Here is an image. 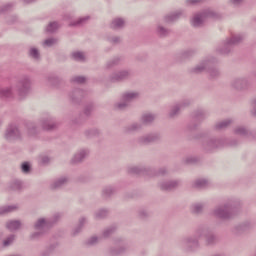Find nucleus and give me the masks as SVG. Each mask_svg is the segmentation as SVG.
I'll return each instance as SVG.
<instances>
[{
    "label": "nucleus",
    "instance_id": "nucleus-1",
    "mask_svg": "<svg viewBox=\"0 0 256 256\" xmlns=\"http://www.w3.org/2000/svg\"><path fill=\"white\" fill-rule=\"evenodd\" d=\"M239 141L237 139L206 137L202 140V149L205 153H213L222 147H237Z\"/></svg>",
    "mask_w": 256,
    "mask_h": 256
},
{
    "label": "nucleus",
    "instance_id": "nucleus-2",
    "mask_svg": "<svg viewBox=\"0 0 256 256\" xmlns=\"http://www.w3.org/2000/svg\"><path fill=\"white\" fill-rule=\"evenodd\" d=\"M239 207H241V202L230 200L216 207L213 211V215L217 217V219L227 221V219H233L234 216L237 215Z\"/></svg>",
    "mask_w": 256,
    "mask_h": 256
},
{
    "label": "nucleus",
    "instance_id": "nucleus-3",
    "mask_svg": "<svg viewBox=\"0 0 256 256\" xmlns=\"http://www.w3.org/2000/svg\"><path fill=\"white\" fill-rule=\"evenodd\" d=\"M127 171L130 175H140L142 177H165L169 173L165 167L157 170L151 167L130 166Z\"/></svg>",
    "mask_w": 256,
    "mask_h": 256
},
{
    "label": "nucleus",
    "instance_id": "nucleus-4",
    "mask_svg": "<svg viewBox=\"0 0 256 256\" xmlns=\"http://www.w3.org/2000/svg\"><path fill=\"white\" fill-rule=\"evenodd\" d=\"M244 39L245 36L243 34L232 35L230 38H227L222 46H219L216 51L221 55H229V53L233 51V47L239 45V43H243Z\"/></svg>",
    "mask_w": 256,
    "mask_h": 256
},
{
    "label": "nucleus",
    "instance_id": "nucleus-5",
    "mask_svg": "<svg viewBox=\"0 0 256 256\" xmlns=\"http://www.w3.org/2000/svg\"><path fill=\"white\" fill-rule=\"evenodd\" d=\"M4 139L8 143H15L16 141H23V131L17 124H9L4 131Z\"/></svg>",
    "mask_w": 256,
    "mask_h": 256
},
{
    "label": "nucleus",
    "instance_id": "nucleus-6",
    "mask_svg": "<svg viewBox=\"0 0 256 256\" xmlns=\"http://www.w3.org/2000/svg\"><path fill=\"white\" fill-rule=\"evenodd\" d=\"M215 17H217V13L215 11L212 9H205L193 15L191 19V25L197 29L199 27H203L206 19Z\"/></svg>",
    "mask_w": 256,
    "mask_h": 256
},
{
    "label": "nucleus",
    "instance_id": "nucleus-7",
    "mask_svg": "<svg viewBox=\"0 0 256 256\" xmlns=\"http://www.w3.org/2000/svg\"><path fill=\"white\" fill-rule=\"evenodd\" d=\"M199 239H201V236L197 234L196 230L194 235L186 236L180 240V247L187 253H193L199 248Z\"/></svg>",
    "mask_w": 256,
    "mask_h": 256
},
{
    "label": "nucleus",
    "instance_id": "nucleus-8",
    "mask_svg": "<svg viewBox=\"0 0 256 256\" xmlns=\"http://www.w3.org/2000/svg\"><path fill=\"white\" fill-rule=\"evenodd\" d=\"M32 83L29 76H22L16 83V93L19 99H25L31 93Z\"/></svg>",
    "mask_w": 256,
    "mask_h": 256
},
{
    "label": "nucleus",
    "instance_id": "nucleus-9",
    "mask_svg": "<svg viewBox=\"0 0 256 256\" xmlns=\"http://www.w3.org/2000/svg\"><path fill=\"white\" fill-rule=\"evenodd\" d=\"M61 219V214L56 213L53 215L52 218L45 219V218H39L36 223L34 224V229L36 231H47V229H51Z\"/></svg>",
    "mask_w": 256,
    "mask_h": 256
},
{
    "label": "nucleus",
    "instance_id": "nucleus-10",
    "mask_svg": "<svg viewBox=\"0 0 256 256\" xmlns=\"http://www.w3.org/2000/svg\"><path fill=\"white\" fill-rule=\"evenodd\" d=\"M198 237H205L207 245H215L219 241V238L215 233H213V229L207 226H201L197 229Z\"/></svg>",
    "mask_w": 256,
    "mask_h": 256
},
{
    "label": "nucleus",
    "instance_id": "nucleus-11",
    "mask_svg": "<svg viewBox=\"0 0 256 256\" xmlns=\"http://www.w3.org/2000/svg\"><path fill=\"white\" fill-rule=\"evenodd\" d=\"M132 72L129 69L118 70L109 76L111 83H123L131 79Z\"/></svg>",
    "mask_w": 256,
    "mask_h": 256
},
{
    "label": "nucleus",
    "instance_id": "nucleus-12",
    "mask_svg": "<svg viewBox=\"0 0 256 256\" xmlns=\"http://www.w3.org/2000/svg\"><path fill=\"white\" fill-rule=\"evenodd\" d=\"M206 117H207V112H205L204 110H195L192 113V119L194 123L188 126L189 131H195L198 127L197 123H201V121H205Z\"/></svg>",
    "mask_w": 256,
    "mask_h": 256
},
{
    "label": "nucleus",
    "instance_id": "nucleus-13",
    "mask_svg": "<svg viewBox=\"0 0 256 256\" xmlns=\"http://www.w3.org/2000/svg\"><path fill=\"white\" fill-rule=\"evenodd\" d=\"M217 63L216 58H210L208 61V67L206 68V73L208 74L209 79L215 80L221 77V71L215 65Z\"/></svg>",
    "mask_w": 256,
    "mask_h": 256
},
{
    "label": "nucleus",
    "instance_id": "nucleus-14",
    "mask_svg": "<svg viewBox=\"0 0 256 256\" xmlns=\"http://www.w3.org/2000/svg\"><path fill=\"white\" fill-rule=\"evenodd\" d=\"M138 143L140 145H151V143H157V141H161V134L159 133H150L138 138Z\"/></svg>",
    "mask_w": 256,
    "mask_h": 256
},
{
    "label": "nucleus",
    "instance_id": "nucleus-15",
    "mask_svg": "<svg viewBox=\"0 0 256 256\" xmlns=\"http://www.w3.org/2000/svg\"><path fill=\"white\" fill-rule=\"evenodd\" d=\"M230 85L235 91H245L249 87V80L247 78H234Z\"/></svg>",
    "mask_w": 256,
    "mask_h": 256
},
{
    "label": "nucleus",
    "instance_id": "nucleus-16",
    "mask_svg": "<svg viewBox=\"0 0 256 256\" xmlns=\"http://www.w3.org/2000/svg\"><path fill=\"white\" fill-rule=\"evenodd\" d=\"M41 127L44 131H55L57 129V122L50 116L41 119Z\"/></svg>",
    "mask_w": 256,
    "mask_h": 256
},
{
    "label": "nucleus",
    "instance_id": "nucleus-17",
    "mask_svg": "<svg viewBox=\"0 0 256 256\" xmlns=\"http://www.w3.org/2000/svg\"><path fill=\"white\" fill-rule=\"evenodd\" d=\"M83 97H85V91L76 88L70 93V100L73 105H81L83 101Z\"/></svg>",
    "mask_w": 256,
    "mask_h": 256
},
{
    "label": "nucleus",
    "instance_id": "nucleus-18",
    "mask_svg": "<svg viewBox=\"0 0 256 256\" xmlns=\"http://www.w3.org/2000/svg\"><path fill=\"white\" fill-rule=\"evenodd\" d=\"M181 17H185V10H178L164 16V23H175L179 21Z\"/></svg>",
    "mask_w": 256,
    "mask_h": 256
},
{
    "label": "nucleus",
    "instance_id": "nucleus-19",
    "mask_svg": "<svg viewBox=\"0 0 256 256\" xmlns=\"http://www.w3.org/2000/svg\"><path fill=\"white\" fill-rule=\"evenodd\" d=\"M181 185L179 180L164 181L160 183L161 191H175Z\"/></svg>",
    "mask_w": 256,
    "mask_h": 256
},
{
    "label": "nucleus",
    "instance_id": "nucleus-20",
    "mask_svg": "<svg viewBox=\"0 0 256 256\" xmlns=\"http://www.w3.org/2000/svg\"><path fill=\"white\" fill-rule=\"evenodd\" d=\"M87 155H89V150L87 149H81L78 152H76L73 156V158L71 159V163L72 165H75L77 163H83V161H85V157H87Z\"/></svg>",
    "mask_w": 256,
    "mask_h": 256
},
{
    "label": "nucleus",
    "instance_id": "nucleus-21",
    "mask_svg": "<svg viewBox=\"0 0 256 256\" xmlns=\"http://www.w3.org/2000/svg\"><path fill=\"white\" fill-rule=\"evenodd\" d=\"M234 135H238L239 137H245L249 139L251 135H253V131H251L247 126H237L234 131Z\"/></svg>",
    "mask_w": 256,
    "mask_h": 256
},
{
    "label": "nucleus",
    "instance_id": "nucleus-22",
    "mask_svg": "<svg viewBox=\"0 0 256 256\" xmlns=\"http://www.w3.org/2000/svg\"><path fill=\"white\" fill-rule=\"evenodd\" d=\"M207 67H209V59L203 60L199 64H197L194 68L190 70V73L193 75H200L204 71H207Z\"/></svg>",
    "mask_w": 256,
    "mask_h": 256
},
{
    "label": "nucleus",
    "instance_id": "nucleus-23",
    "mask_svg": "<svg viewBox=\"0 0 256 256\" xmlns=\"http://www.w3.org/2000/svg\"><path fill=\"white\" fill-rule=\"evenodd\" d=\"M141 129H143V124L139 122H134L130 125L125 126L122 129V131L123 133H126L127 135H129L131 133H137V131H141Z\"/></svg>",
    "mask_w": 256,
    "mask_h": 256
},
{
    "label": "nucleus",
    "instance_id": "nucleus-24",
    "mask_svg": "<svg viewBox=\"0 0 256 256\" xmlns=\"http://www.w3.org/2000/svg\"><path fill=\"white\" fill-rule=\"evenodd\" d=\"M232 123H233V119L222 120L220 122H217L214 125V130L215 131H225V129L230 127Z\"/></svg>",
    "mask_w": 256,
    "mask_h": 256
},
{
    "label": "nucleus",
    "instance_id": "nucleus-25",
    "mask_svg": "<svg viewBox=\"0 0 256 256\" xmlns=\"http://www.w3.org/2000/svg\"><path fill=\"white\" fill-rule=\"evenodd\" d=\"M156 35L161 39L169 37V35H171V29H168L165 26L158 24L156 27Z\"/></svg>",
    "mask_w": 256,
    "mask_h": 256
},
{
    "label": "nucleus",
    "instance_id": "nucleus-26",
    "mask_svg": "<svg viewBox=\"0 0 256 256\" xmlns=\"http://www.w3.org/2000/svg\"><path fill=\"white\" fill-rule=\"evenodd\" d=\"M26 129L30 137H35L39 133V126L35 122H27Z\"/></svg>",
    "mask_w": 256,
    "mask_h": 256
},
{
    "label": "nucleus",
    "instance_id": "nucleus-27",
    "mask_svg": "<svg viewBox=\"0 0 256 256\" xmlns=\"http://www.w3.org/2000/svg\"><path fill=\"white\" fill-rule=\"evenodd\" d=\"M13 97V87H0V99H11Z\"/></svg>",
    "mask_w": 256,
    "mask_h": 256
},
{
    "label": "nucleus",
    "instance_id": "nucleus-28",
    "mask_svg": "<svg viewBox=\"0 0 256 256\" xmlns=\"http://www.w3.org/2000/svg\"><path fill=\"white\" fill-rule=\"evenodd\" d=\"M22 223L20 220H9L6 222V229L13 233V231H19L21 229Z\"/></svg>",
    "mask_w": 256,
    "mask_h": 256
},
{
    "label": "nucleus",
    "instance_id": "nucleus-29",
    "mask_svg": "<svg viewBox=\"0 0 256 256\" xmlns=\"http://www.w3.org/2000/svg\"><path fill=\"white\" fill-rule=\"evenodd\" d=\"M127 251V247L125 246H120V247H110L108 248V255L110 256H118V255H123Z\"/></svg>",
    "mask_w": 256,
    "mask_h": 256
},
{
    "label": "nucleus",
    "instance_id": "nucleus-30",
    "mask_svg": "<svg viewBox=\"0 0 256 256\" xmlns=\"http://www.w3.org/2000/svg\"><path fill=\"white\" fill-rule=\"evenodd\" d=\"M84 135L87 139H93L95 137H100L101 135V130H99L98 128H90V129H87L85 132H84Z\"/></svg>",
    "mask_w": 256,
    "mask_h": 256
},
{
    "label": "nucleus",
    "instance_id": "nucleus-31",
    "mask_svg": "<svg viewBox=\"0 0 256 256\" xmlns=\"http://www.w3.org/2000/svg\"><path fill=\"white\" fill-rule=\"evenodd\" d=\"M180 113H181V108L179 107V105L177 103H175L170 107L168 117L170 119H175V117H179Z\"/></svg>",
    "mask_w": 256,
    "mask_h": 256
},
{
    "label": "nucleus",
    "instance_id": "nucleus-32",
    "mask_svg": "<svg viewBox=\"0 0 256 256\" xmlns=\"http://www.w3.org/2000/svg\"><path fill=\"white\" fill-rule=\"evenodd\" d=\"M121 61H123L121 57H114L106 62L105 69H113V67H117V65H120Z\"/></svg>",
    "mask_w": 256,
    "mask_h": 256
},
{
    "label": "nucleus",
    "instance_id": "nucleus-33",
    "mask_svg": "<svg viewBox=\"0 0 256 256\" xmlns=\"http://www.w3.org/2000/svg\"><path fill=\"white\" fill-rule=\"evenodd\" d=\"M135 99H139V92H126L122 95V101H127L128 103L135 101Z\"/></svg>",
    "mask_w": 256,
    "mask_h": 256
},
{
    "label": "nucleus",
    "instance_id": "nucleus-34",
    "mask_svg": "<svg viewBox=\"0 0 256 256\" xmlns=\"http://www.w3.org/2000/svg\"><path fill=\"white\" fill-rule=\"evenodd\" d=\"M68 179L66 177L55 180L51 185V189H61L64 185H67Z\"/></svg>",
    "mask_w": 256,
    "mask_h": 256
},
{
    "label": "nucleus",
    "instance_id": "nucleus-35",
    "mask_svg": "<svg viewBox=\"0 0 256 256\" xmlns=\"http://www.w3.org/2000/svg\"><path fill=\"white\" fill-rule=\"evenodd\" d=\"M117 193V187L113 186H107L102 190V195L106 199H109V197H112V195H115Z\"/></svg>",
    "mask_w": 256,
    "mask_h": 256
},
{
    "label": "nucleus",
    "instance_id": "nucleus-36",
    "mask_svg": "<svg viewBox=\"0 0 256 256\" xmlns=\"http://www.w3.org/2000/svg\"><path fill=\"white\" fill-rule=\"evenodd\" d=\"M111 29H123L125 27V20L122 18H115L110 24Z\"/></svg>",
    "mask_w": 256,
    "mask_h": 256
},
{
    "label": "nucleus",
    "instance_id": "nucleus-37",
    "mask_svg": "<svg viewBox=\"0 0 256 256\" xmlns=\"http://www.w3.org/2000/svg\"><path fill=\"white\" fill-rule=\"evenodd\" d=\"M85 223H87V219L81 218L79 220L78 226L76 228H74L72 231L73 237H77V235H79V233H81V231H83V227L85 226Z\"/></svg>",
    "mask_w": 256,
    "mask_h": 256
},
{
    "label": "nucleus",
    "instance_id": "nucleus-38",
    "mask_svg": "<svg viewBox=\"0 0 256 256\" xmlns=\"http://www.w3.org/2000/svg\"><path fill=\"white\" fill-rule=\"evenodd\" d=\"M17 209H19L17 205L1 206L0 215H7L8 213H13V211H17Z\"/></svg>",
    "mask_w": 256,
    "mask_h": 256
},
{
    "label": "nucleus",
    "instance_id": "nucleus-39",
    "mask_svg": "<svg viewBox=\"0 0 256 256\" xmlns=\"http://www.w3.org/2000/svg\"><path fill=\"white\" fill-rule=\"evenodd\" d=\"M141 121L143 125H151L153 121H155V115L153 114H143L141 117Z\"/></svg>",
    "mask_w": 256,
    "mask_h": 256
},
{
    "label": "nucleus",
    "instance_id": "nucleus-40",
    "mask_svg": "<svg viewBox=\"0 0 256 256\" xmlns=\"http://www.w3.org/2000/svg\"><path fill=\"white\" fill-rule=\"evenodd\" d=\"M207 185H209V182L207 180L198 179L193 183L192 187H194L195 189H205Z\"/></svg>",
    "mask_w": 256,
    "mask_h": 256
},
{
    "label": "nucleus",
    "instance_id": "nucleus-41",
    "mask_svg": "<svg viewBox=\"0 0 256 256\" xmlns=\"http://www.w3.org/2000/svg\"><path fill=\"white\" fill-rule=\"evenodd\" d=\"M115 231H117V227L116 226H109L108 228H106L103 232H102V237L104 239H109V237L111 235H113V233H115Z\"/></svg>",
    "mask_w": 256,
    "mask_h": 256
},
{
    "label": "nucleus",
    "instance_id": "nucleus-42",
    "mask_svg": "<svg viewBox=\"0 0 256 256\" xmlns=\"http://www.w3.org/2000/svg\"><path fill=\"white\" fill-rule=\"evenodd\" d=\"M9 189H11V191H21V189H23V183L19 180H14L10 183Z\"/></svg>",
    "mask_w": 256,
    "mask_h": 256
},
{
    "label": "nucleus",
    "instance_id": "nucleus-43",
    "mask_svg": "<svg viewBox=\"0 0 256 256\" xmlns=\"http://www.w3.org/2000/svg\"><path fill=\"white\" fill-rule=\"evenodd\" d=\"M93 111H95V104H93V102H90V103L85 105L84 115L86 117H91V114L93 113Z\"/></svg>",
    "mask_w": 256,
    "mask_h": 256
},
{
    "label": "nucleus",
    "instance_id": "nucleus-44",
    "mask_svg": "<svg viewBox=\"0 0 256 256\" xmlns=\"http://www.w3.org/2000/svg\"><path fill=\"white\" fill-rule=\"evenodd\" d=\"M59 27H61V25H59V22H57V21L50 22L48 24V26L46 27V31H47V33H55V31H57V29H59Z\"/></svg>",
    "mask_w": 256,
    "mask_h": 256
},
{
    "label": "nucleus",
    "instance_id": "nucleus-45",
    "mask_svg": "<svg viewBox=\"0 0 256 256\" xmlns=\"http://www.w3.org/2000/svg\"><path fill=\"white\" fill-rule=\"evenodd\" d=\"M55 249H57V243L51 244L47 249H45L42 253L41 256H50L53 255L55 252Z\"/></svg>",
    "mask_w": 256,
    "mask_h": 256
},
{
    "label": "nucleus",
    "instance_id": "nucleus-46",
    "mask_svg": "<svg viewBox=\"0 0 256 256\" xmlns=\"http://www.w3.org/2000/svg\"><path fill=\"white\" fill-rule=\"evenodd\" d=\"M205 208V204L203 203H196L192 206V213L199 215L203 213V209Z\"/></svg>",
    "mask_w": 256,
    "mask_h": 256
},
{
    "label": "nucleus",
    "instance_id": "nucleus-47",
    "mask_svg": "<svg viewBox=\"0 0 256 256\" xmlns=\"http://www.w3.org/2000/svg\"><path fill=\"white\" fill-rule=\"evenodd\" d=\"M48 83L49 85H53L54 87H57V85L61 83V78H59V76H56V75H50L48 76Z\"/></svg>",
    "mask_w": 256,
    "mask_h": 256
},
{
    "label": "nucleus",
    "instance_id": "nucleus-48",
    "mask_svg": "<svg viewBox=\"0 0 256 256\" xmlns=\"http://www.w3.org/2000/svg\"><path fill=\"white\" fill-rule=\"evenodd\" d=\"M109 215V210L107 209H100L96 211L95 217L96 219H105Z\"/></svg>",
    "mask_w": 256,
    "mask_h": 256
},
{
    "label": "nucleus",
    "instance_id": "nucleus-49",
    "mask_svg": "<svg viewBox=\"0 0 256 256\" xmlns=\"http://www.w3.org/2000/svg\"><path fill=\"white\" fill-rule=\"evenodd\" d=\"M176 104L179 105L180 110L187 109V107H189L191 105V100L184 99L179 102H176Z\"/></svg>",
    "mask_w": 256,
    "mask_h": 256
},
{
    "label": "nucleus",
    "instance_id": "nucleus-50",
    "mask_svg": "<svg viewBox=\"0 0 256 256\" xmlns=\"http://www.w3.org/2000/svg\"><path fill=\"white\" fill-rule=\"evenodd\" d=\"M15 241V234H11L3 241V247H9L10 245H13V242Z\"/></svg>",
    "mask_w": 256,
    "mask_h": 256
},
{
    "label": "nucleus",
    "instance_id": "nucleus-51",
    "mask_svg": "<svg viewBox=\"0 0 256 256\" xmlns=\"http://www.w3.org/2000/svg\"><path fill=\"white\" fill-rule=\"evenodd\" d=\"M138 217L140 219H149V217H151V212L147 211L146 209H141L138 211Z\"/></svg>",
    "mask_w": 256,
    "mask_h": 256
},
{
    "label": "nucleus",
    "instance_id": "nucleus-52",
    "mask_svg": "<svg viewBox=\"0 0 256 256\" xmlns=\"http://www.w3.org/2000/svg\"><path fill=\"white\" fill-rule=\"evenodd\" d=\"M89 17H83L78 19L77 21L71 22L69 24L70 27H79V25H83V23H85V21H88Z\"/></svg>",
    "mask_w": 256,
    "mask_h": 256
},
{
    "label": "nucleus",
    "instance_id": "nucleus-53",
    "mask_svg": "<svg viewBox=\"0 0 256 256\" xmlns=\"http://www.w3.org/2000/svg\"><path fill=\"white\" fill-rule=\"evenodd\" d=\"M195 55V50H186L180 54L182 59H189Z\"/></svg>",
    "mask_w": 256,
    "mask_h": 256
},
{
    "label": "nucleus",
    "instance_id": "nucleus-54",
    "mask_svg": "<svg viewBox=\"0 0 256 256\" xmlns=\"http://www.w3.org/2000/svg\"><path fill=\"white\" fill-rule=\"evenodd\" d=\"M21 171L22 173H31V164L29 162H23L21 164Z\"/></svg>",
    "mask_w": 256,
    "mask_h": 256
},
{
    "label": "nucleus",
    "instance_id": "nucleus-55",
    "mask_svg": "<svg viewBox=\"0 0 256 256\" xmlns=\"http://www.w3.org/2000/svg\"><path fill=\"white\" fill-rule=\"evenodd\" d=\"M100 239L101 237L99 238L97 236H92L86 241V245H90L91 247H93V245H97V243H99Z\"/></svg>",
    "mask_w": 256,
    "mask_h": 256
},
{
    "label": "nucleus",
    "instance_id": "nucleus-56",
    "mask_svg": "<svg viewBox=\"0 0 256 256\" xmlns=\"http://www.w3.org/2000/svg\"><path fill=\"white\" fill-rule=\"evenodd\" d=\"M59 40L57 38H48L44 41L45 47H53Z\"/></svg>",
    "mask_w": 256,
    "mask_h": 256
},
{
    "label": "nucleus",
    "instance_id": "nucleus-57",
    "mask_svg": "<svg viewBox=\"0 0 256 256\" xmlns=\"http://www.w3.org/2000/svg\"><path fill=\"white\" fill-rule=\"evenodd\" d=\"M72 57L75 61H85V55L82 52H74Z\"/></svg>",
    "mask_w": 256,
    "mask_h": 256
},
{
    "label": "nucleus",
    "instance_id": "nucleus-58",
    "mask_svg": "<svg viewBox=\"0 0 256 256\" xmlns=\"http://www.w3.org/2000/svg\"><path fill=\"white\" fill-rule=\"evenodd\" d=\"M72 83H78L79 85L85 83L86 78L83 76H75L71 79Z\"/></svg>",
    "mask_w": 256,
    "mask_h": 256
},
{
    "label": "nucleus",
    "instance_id": "nucleus-59",
    "mask_svg": "<svg viewBox=\"0 0 256 256\" xmlns=\"http://www.w3.org/2000/svg\"><path fill=\"white\" fill-rule=\"evenodd\" d=\"M117 109H119L120 111H125V109H127V107H129V103L125 100H122V102H119L116 105Z\"/></svg>",
    "mask_w": 256,
    "mask_h": 256
},
{
    "label": "nucleus",
    "instance_id": "nucleus-60",
    "mask_svg": "<svg viewBox=\"0 0 256 256\" xmlns=\"http://www.w3.org/2000/svg\"><path fill=\"white\" fill-rule=\"evenodd\" d=\"M13 3H8L4 6L0 7V13H7V11H11V9H13Z\"/></svg>",
    "mask_w": 256,
    "mask_h": 256
},
{
    "label": "nucleus",
    "instance_id": "nucleus-61",
    "mask_svg": "<svg viewBox=\"0 0 256 256\" xmlns=\"http://www.w3.org/2000/svg\"><path fill=\"white\" fill-rule=\"evenodd\" d=\"M29 55L30 57H33V59H39L40 57L39 50H37V48H31Z\"/></svg>",
    "mask_w": 256,
    "mask_h": 256
},
{
    "label": "nucleus",
    "instance_id": "nucleus-62",
    "mask_svg": "<svg viewBox=\"0 0 256 256\" xmlns=\"http://www.w3.org/2000/svg\"><path fill=\"white\" fill-rule=\"evenodd\" d=\"M184 163H186V165H191L193 163H197V157H193V156L186 157L184 159Z\"/></svg>",
    "mask_w": 256,
    "mask_h": 256
},
{
    "label": "nucleus",
    "instance_id": "nucleus-63",
    "mask_svg": "<svg viewBox=\"0 0 256 256\" xmlns=\"http://www.w3.org/2000/svg\"><path fill=\"white\" fill-rule=\"evenodd\" d=\"M44 233H45L44 231L38 230L37 232H34L30 235V239L32 240L39 239V237H42Z\"/></svg>",
    "mask_w": 256,
    "mask_h": 256
},
{
    "label": "nucleus",
    "instance_id": "nucleus-64",
    "mask_svg": "<svg viewBox=\"0 0 256 256\" xmlns=\"http://www.w3.org/2000/svg\"><path fill=\"white\" fill-rule=\"evenodd\" d=\"M249 223H244V224H240L238 226H236V231L240 232V231H247V229H249Z\"/></svg>",
    "mask_w": 256,
    "mask_h": 256
}]
</instances>
